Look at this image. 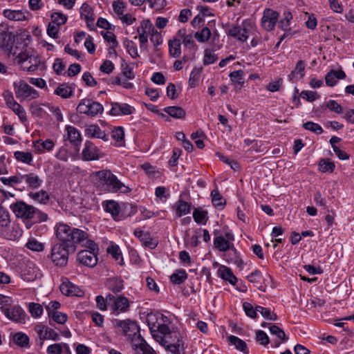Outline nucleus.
Instances as JSON below:
<instances>
[{
  "mask_svg": "<svg viewBox=\"0 0 354 354\" xmlns=\"http://www.w3.org/2000/svg\"><path fill=\"white\" fill-rule=\"evenodd\" d=\"M156 317V315H149V326L151 332H159L160 333L165 335L170 333L169 327L165 324L160 323L158 322H151L153 318Z\"/></svg>",
  "mask_w": 354,
  "mask_h": 354,
  "instance_id": "c756f323",
  "label": "nucleus"
},
{
  "mask_svg": "<svg viewBox=\"0 0 354 354\" xmlns=\"http://www.w3.org/2000/svg\"><path fill=\"white\" fill-rule=\"evenodd\" d=\"M0 180L4 185L13 187L21 183V174H17L8 178L1 177Z\"/></svg>",
  "mask_w": 354,
  "mask_h": 354,
  "instance_id": "13d9d810",
  "label": "nucleus"
},
{
  "mask_svg": "<svg viewBox=\"0 0 354 354\" xmlns=\"http://www.w3.org/2000/svg\"><path fill=\"white\" fill-rule=\"evenodd\" d=\"M256 310L259 312L263 318L268 320L275 321L277 319L276 314L271 312L270 308H264L261 306H257Z\"/></svg>",
  "mask_w": 354,
  "mask_h": 354,
  "instance_id": "e2e57ef3",
  "label": "nucleus"
},
{
  "mask_svg": "<svg viewBox=\"0 0 354 354\" xmlns=\"http://www.w3.org/2000/svg\"><path fill=\"white\" fill-rule=\"evenodd\" d=\"M66 131L67 132V138L75 146L80 145L82 138L79 131L74 127L67 125L66 127Z\"/></svg>",
  "mask_w": 354,
  "mask_h": 354,
  "instance_id": "7c9ffc66",
  "label": "nucleus"
},
{
  "mask_svg": "<svg viewBox=\"0 0 354 354\" xmlns=\"http://www.w3.org/2000/svg\"><path fill=\"white\" fill-rule=\"evenodd\" d=\"M59 289L62 293L66 296L80 297L83 293L78 287L69 281L63 282L60 285Z\"/></svg>",
  "mask_w": 354,
  "mask_h": 354,
  "instance_id": "393cba45",
  "label": "nucleus"
},
{
  "mask_svg": "<svg viewBox=\"0 0 354 354\" xmlns=\"http://www.w3.org/2000/svg\"><path fill=\"white\" fill-rule=\"evenodd\" d=\"M14 157L17 161L30 165H31L33 162L32 154L29 151H17L14 153Z\"/></svg>",
  "mask_w": 354,
  "mask_h": 354,
  "instance_id": "a19ab883",
  "label": "nucleus"
},
{
  "mask_svg": "<svg viewBox=\"0 0 354 354\" xmlns=\"http://www.w3.org/2000/svg\"><path fill=\"white\" fill-rule=\"evenodd\" d=\"M305 67L306 64L303 60H299L297 62L295 69L291 72V73L288 75L289 79L292 80L295 75H299L301 78L304 77L305 75Z\"/></svg>",
  "mask_w": 354,
  "mask_h": 354,
  "instance_id": "6e6d98bb",
  "label": "nucleus"
},
{
  "mask_svg": "<svg viewBox=\"0 0 354 354\" xmlns=\"http://www.w3.org/2000/svg\"><path fill=\"white\" fill-rule=\"evenodd\" d=\"M48 317H51L55 322L59 324H64L68 319L67 315L59 311L54 312L53 313L48 315Z\"/></svg>",
  "mask_w": 354,
  "mask_h": 354,
  "instance_id": "774afa93",
  "label": "nucleus"
},
{
  "mask_svg": "<svg viewBox=\"0 0 354 354\" xmlns=\"http://www.w3.org/2000/svg\"><path fill=\"white\" fill-rule=\"evenodd\" d=\"M66 21L67 17L65 15L59 12H55L51 15V21L50 23L60 26L64 25Z\"/></svg>",
  "mask_w": 354,
  "mask_h": 354,
  "instance_id": "0e129e2a",
  "label": "nucleus"
},
{
  "mask_svg": "<svg viewBox=\"0 0 354 354\" xmlns=\"http://www.w3.org/2000/svg\"><path fill=\"white\" fill-rule=\"evenodd\" d=\"M113 324L115 327L120 329L124 335L131 341L132 348H135L145 341L140 335V327L137 322L130 319L120 320L114 319Z\"/></svg>",
  "mask_w": 354,
  "mask_h": 354,
  "instance_id": "20e7f679",
  "label": "nucleus"
},
{
  "mask_svg": "<svg viewBox=\"0 0 354 354\" xmlns=\"http://www.w3.org/2000/svg\"><path fill=\"white\" fill-rule=\"evenodd\" d=\"M133 349L134 354H157L156 352L147 344L145 340Z\"/></svg>",
  "mask_w": 354,
  "mask_h": 354,
  "instance_id": "09e8293b",
  "label": "nucleus"
},
{
  "mask_svg": "<svg viewBox=\"0 0 354 354\" xmlns=\"http://www.w3.org/2000/svg\"><path fill=\"white\" fill-rule=\"evenodd\" d=\"M13 340L20 347H29V337L24 333L15 334Z\"/></svg>",
  "mask_w": 354,
  "mask_h": 354,
  "instance_id": "3c124183",
  "label": "nucleus"
},
{
  "mask_svg": "<svg viewBox=\"0 0 354 354\" xmlns=\"http://www.w3.org/2000/svg\"><path fill=\"white\" fill-rule=\"evenodd\" d=\"M31 39L32 37L27 30H21L18 35L15 45L19 46V52L21 51V54L26 55L24 60L28 57V46L30 43Z\"/></svg>",
  "mask_w": 354,
  "mask_h": 354,
  "instance_id": "412c9836",
  "label": "nucleus"
},
{
  "mask_svg": "<svg viewBox=\"0 0 354 354\" xmlns=\"http://www.w3.org/2000/svg\"><path fill=\"white\" fill-rule=\"evenodd\" d=\"M217 276L231 285L235 286L238 279L233 274L232 269L227 266L221 265L217 270Z\"/></svg>",
  "mask_w": 354,
  "mask_h": 354,
  "instance_id": "4be33fe9",
  "label": "nucleus"
},
{
  "mask_svg": "<svg viewBox=\"0 0 354 354\" xmlns=\"http://www.w3.org/2000/svg\"><path fill=\"white\" fill-rule=\"evenodd\" d=\"M176 35L184 47L194 53L196 50V46L194 39V35L193 36L191 32H188L185 28L178 30Z\"/></svg>",
  "mask_w": 354,
  "mask_h": 354,
  "instance_id": "dca6fc26",
  "label": "nucleus"
},
{
  "mask_svg": "<svg viewBox=\"0 0 354 354\" xmlns=\"http://www.w3.org/2000/svg\"><path fill=\"white\" fill-rule=\"evenodd\" d=\"M153 32L154 27L149 19H143L140 21V26L137 28L140 47L147 44L149 36Z\"/></svg>",
  "mask_w": 354,
  "mask_h": 354,
  "instance_id": "ddd939ff",
  "label": "nucleus"
},
{
  "mask_svg": "<svg viewBox=\"0 0 354 354\" xmlns=\"http://www.w3.org/2000/svg\"><path fill=\"white\" fill-rule=\"evenodd\" d=\"M28 310L32 317L38 318L43 313V307L38 303L31 302L28 304Z\"/></svg>",
  "mask_w": 354,
  "mask_h": 354,
  "instance_id": "bf43d9fd",
  "label": "nucleus"
},
{
  "mask_svg": "<svg viewBox=\"0 0 354 354\" xmlns=\"http://www.w3.org/2000/svg\"><path fill=\"white\" fill-rule=\"evenodd\" d=\"M81 18L84 19L87 26L93 24L94 17L92 8L87 3H83L80 8Z\"/></svg>",
  "mask_w": 354,
  "mask_h": 354,
  "instance_id": "2f4dec72",
  "label": "nucleus"
},
{
  "mask_svg": "<svg viewBox=\"0 0 354 354\" xmlns=\"http://www.w3.org/2000/svg\"><path fill=\"white\" fill-rule=\"evenodd\" d=\"M244 73L242 70L234 71L230 73L229 77L234 84L235 89H241L244 84Z\"/></svg>",
  "mask_w": 354,
  "mask_h": 354,
  "instance_id": "f704fd0d",
  "label": "nucleus"
},
{
  "mask_svg": "<svg viewBox=\"0 0 354 354\" xmlns=\"http://www.w3.org/2000/svg\"><path fill=\"white\" fill-rule=\"evenodd\" d=\"M86 136L91 138H95L107 140L108 138L106 134L101 128L96 124H91L88 126L85 129Z\"/></svg>",
  "mask_w": 354,
  "mask_h": 354,
  "instance_id": "cd10ccee",
  "label": "nucleus"
},
{
  "mask_svg": "<svg viewBox=\"0 0 354 354\" xmlns=\"http://www.w3.org/2000/svg\"><path fill=\"white\" fill-rule=\"evenodd\" d=\"M346 74L342 70H331L326 75V84L328 86H334L339 80H344Z\"/></svg>",
  "mask_w": 354,
  "mask_h": 354,
  "instance_id": "a878e982",
  "label": "nucleus"
},
{
  "mask_svg": "<svg viewBox=\"0 0 354 354\" xmlns=\"http://www.w3.org/2000/svg\"><path fill=\"white\" fill-rule=\"evenodd\" d=\"M103 207L106 212L111 214L115 220H120V205L114 201H108L103 203Z\"/></svg>",
  "mask_w": 354,
  "mask_h": 354,
  "instance_id": "473e14b6",
  "label": "nucleus"
},
{
  "mask_svg": "<svg viewBox=\"0 0 354 354\" xmlns=\"http://www.w3.org/2000/svg\"><path fill=\"white\" fill-rule=\"evenodd\" d=\"M234 234L231 230L226 232L224 235H218L214 239V246L220 252H227L234 246Z\"/></svg>",
  "mask_w": 354,
  "mask_h": 354,
  "instance_id": "9b49d317",
  "label": "nucleus"
},
{
  "mask_svg": "<svg viewBox=\"0 0 354 354\" xmlns=\"http://www.w3.org/2000/svg\"><path fill=\"white\" fill-rule=\"evenodd\" d=\"M187 279V274L184 270H178L173 273L170 279L175 284H180Z\"/></svg>",
  "mask_w": 354,
  "mask_h": 354,
  "instance_id": "603ef678",
  "label": "nucleus"
},
{
  "mask_svg": "<svg viewBox=\"0 0 354 354\" xmlns=\"http://www.w3.org/2000/svg\"><path fill=\"white\" fill-rule=\"evenodd\" d=\"M201 68H194L189 75V86L192 88L195 87L201 77Z\"/></svg>",
  "mask_w": 354,
  "mask_h": 354,
  "instance_id": "052dcab7",
  "label": "nucleus"
},
{
  "mask_svg": "<svg viewBox=\"0 0 354 354\" xmlns=\"http://www.w3.org/2000/svg\"><path fill=\"white\" fill-rule=\"evenodd\" d=\"M193 218L196 223L205 224L207 220V212L200 208H195L193 212Z\"/></svg>",
  "mask_w": 354,
  "mask_h": 354,
  "instance_id": "de8ad7c7",
  "label": "nucleus"
},
{
  "mask_svg": "<svg viewBox=\"0 0 354 354\" xmlns=\"http://www.w3.org/2000/svg\"><path fill=\"white\" fill-rule=\"evenodd\" d=\"M74 92V88L66 84H62L55 90L54 93L62 98L66 99L71 97Z\"/></svg>",
  "mask_w": 354,
  "mask_h": 354,
  "instance_id": "c9c22d12",
  "label": "nucleus"
},
{
  "mask_svg": "<svg viewBox=\"0 0 354 354\" xmlns=\"http://www.w3.org/2000/svg\"><path fill=\"white\" fill-rule=\"evenodd\" d=\"M10 209L17 218L25 223L28 229L31 227L33 223H41L48 219V215L46 213L24 201L19 200L11 203Z\"/></svg>",
  "mask_w": 354,
  "mask_h": 354,
  "instance_id": "f03ea898",
  "label": "nucleus"
},
{
  "mask_svg": "<svg viewBox=\"0 0 354 354\" xmlns=\"http://www.w3.org/2000/svg\"><path fill=\"white\" fill-rule=\"evenodd\" d=\"M9 109H12V111L19 117V119L21 122L24 123L27 121L26 111L18 102L12 106H10Z\"/></svg>",
  "mask_w": 354,
  "mask_h": 354,
  "instance_id": "5fc2aeb1",
  "label": "nucleus"
},
{
  "mask_svg": "<svg viewBox=\"0 0 354 354\" xmlns=\"http://www.w3.org/2000/svg\"><path fill=\"white\" fill-rule=\"evenodd\" d=\"M227 339L230 343L234 345L237 350L244 353H247L248 352L246 343L241 339L234 335L229 336Z\"/></svg>",
  "mask_w": 354,
  "mask_h": 354,
  "instance_id": "c03bdc74",
  "label": "nucleus"
},
{
  "mask_svg": "<svg viewBox=\"0 0 354 354\" xmlns=\"http://www.w3.org/2000/svg\"><path fill=\"white\" fill-rule=\"evenodd\" d=\"M13 43L14 35L4 25L0 24V48L7 51L13 57H16L17 61L21 63L26 58V55L21 54V51L19 52V46H13Z\"/></svg>",
  "mask_w": 354,
  "mask_h": 354,
  "instance_id": "39448f33",
  "label": "nucleus"
},
{
  "mask_svg": "<svg viewBox=\"0 0 354 354\" xmlns=\"http://www.w3.org/2000/svg\"><path fill=\"white\" fill-rule=\"evenodd\" d=\"M81 156L82 160L85 161L95 160L102 157L100 149L88 140L85 142Z\"/></svg>",
  "mask_w": 354,
  "mask_h": 354,
  "instance_id": "4468645a",
  "label": "nucleus"
},
{
  "mask_svg": "<svg viewBox=\"0 0 354 354\" xmlns=\"http://www.w3.org/2000/svg\"><path fill=\"white\" fill-rule=\"evenodd\" d=\"M29 196L40 203H46L49 200V196L46 191L41 190L37 192H30Z\"/></svg>",
  "mask_w": 354,
  "mask_h": 354,
  "instance_id": "864d4df0",
  "label": "nucleus"
},
{
  "mask_svg": "<svg viewBox=\"0 0 354 354\" xmlns=\"http://www.w3.org/2000/svg\"><path fill=\"white\" fill-rule=\"evenodd\" d=\"M108 308L115 315L127 312L130 308V301L128 298L120 295L115 297L109 294L107 295Z\"/></svg>",
  "mask_w": 354,
  "mask_h": 354,
  "instance_id": "6e6552de",
  "label": "nucleus"
},
{
  "mask_svg": "<svg viewBox=\"0 0 354 354\" xmlns=\"http://www.w3.org/2000/svg\"><path fill=\"white\" fill-rule=\"evenodd\" d=\"M97 254L96 253L81 250L77 254V260L83 266L93 268L97 263Z\"/></svg>",
  "mask_w": 354,
  "mask_h": 354,
  "instance_id": "a211bd4d",
  "label": "nucleus"
},
{
  "mask_svg": "<svg viewBox=\"0 0 354 354\" xmlns=\"http://www.w3.org/2000/svg\"><path fill=\"white\" fill-rule=\"evenodd\" d=\"M211 36L210 30L205 27L203 28L201 31L196 32L194 34V37L198 42L204 43L209 40Z\"/></svg>",
  "mask_w": 354,
  "mask_h": 354,
  "instance_id": "680f3d73",
  "label": "nucleus"
},
{
  "mask_svg": "<svg viewBox=\"0 0 354 354\" xmlns=\"http://www.w3.org/2000/svg\"><path fill=\"white\" fill-rule=\"evenodd\" d=\"M169 52L173 57H178L181 54V42L178 38L177 35L174 36V39L169 41Z\"/></svg>",
  "mask_w": 354,
  "mask_h": 354,
  "instance_id": "72a5a7b5",
  "label": "nucleus"
},
{
  "mask_svg": "<svg viewBox=\"0 0 354 354\" xmlns=\"http://www.w3.org/2000/svg\"><path fill=\"white\" fill-rule=\"evenodd\" d=\"M164 111L176 119H183L186 115L185 111L180 106H167L164 109Z\"/></svg>",
  "mask_w": 354,
  "mask_h": 354,
  "instance_id": "58836bf2",
  "label": "nucleus"
},
{
  "mask_svg": "<svg viewBox=\"0 0 354 354\" xmlns=\"http://www.w3.org/2000/svg\"><path fill=\"white\" fill-rule=\"evenodd\" d=\"M106 251L115 261H118L120 265L124 264L122 253L118 245H111L107 248Z\"/></svg>",
  "mask_w": 354,
  "mask_h": 354,
  "instance_id": "49530a36",
  "label": "nucleus"
},
{
  "mask_svg": "<svg viewBox=\"0 0 354 354\" xmlns=\"http://www.w3.org/2000/svg\"><path fill=\"white\" fill-rule=\"evenodd\" d=\"M104 111L103 106L98 102L89 98H84L80 100L77 106V112L80 114H84L89 117H95Z\"/></svg>",
  "mask_w": 354,
  "mask_h": 354,
  "instance_id": "0eeeda50",
  "label": "nucleus"
},
{
  "mask_svg": "<svg viewBox=\"0 0 354 354\" xmlns=\"http://www.w3.org/2000/svg\"><path fill=\"white\" fill-rule=\"evenodd\" d=\"M108 286L113 292H119L124 288L123 280L119 278L111 279L108 282Z\"/></svg>",
  "mask_w": 354,
  "mask_h": 354,
  "instance_id": "4d7b16f0",
  "label": "nucleus"
},
{
  "mask_svg": "<svg viewBox=\"0 0 354 354\" xmlns=\"http://www.w3.org/2000/svg\"><path fill=\"white\" fill-rule=\"evenodd\" d=\"M1 306L0 310L8 319L17 323H25L26 314L21 306Z\"/></svg>",
  "mask_w": 354,
  "mask_h": 354,
  "instance_id": "9d476101",
  "label": "nucleus"
},
{
  "mask_svg": "<svg viewBox=\"0 0 354 354\" xmlns=\"http://www.w3.org/2000/svg\"><path fill=\"white\" fill-rule=\"evenodd\" d=\"M25 181L28 187L36 189L42 184V180L35 173L21 174V183Z\"/></svg>",
  "mask_w": 354,
  "mask_h": 354,
  "instance_id": "5701e85b",
  "label": "nucleus"
},
{
  "mask_svg": "<svg viewBox=\"0 0 354 354\" xmlns=\"http://www.w3.org/2000/svg\"><path fill=\"white\" fill-rule=\"evenodd\" d=\"M110 114L114 116L128 115L135 111L134 107L127 103L111 102Z\"/></svg>",
  "mask_w": 354,
  "mask_h": 354,
  "instance_id": "6ab92c4d",
  "label": "nucleus"
},
{
  "mask_svg": "<svg viewBox=\"0 0 354 354\" xmlns=\"http://www.w3.org/2000/svg\"><path fill=\"white\" fill-rule=\"evenodd\" d=\"M26 247L34 252H42L44 251L45 246L41 242H39L37 239L34 237H30L26 243Z\"/></svg>",
  "mask_w": 354,
  "mask_h": 354,
  "instance_id": "a18cd8bd",
  "label": "nucleus"
},
{
  "mask_svg": "<svg viewBox=\"0 0 354 354\" xmlns=\"http://www.w3.org/2000/svg\"><path fill=\"white\" fill-rule=\"evenodd\" d=\"M172 337L177 338V341L174 344L167 346V350L172 354H185V345L182 339L179 338V333L174 332Z\"/></svg>",
  "mask_w": 354,
  "mask_h": 354,
  "instance_id": "c85d7f7f",
  "label": "nucleus"
},
{
  "mask_svg": "<svg viewBox=\"0 0 354 354\" xmlns=\"http://www.w3.org/2000/svg\"><path fill=\"white\" fill-rule=\"evenodd\" d=\"M303 127L308 131H310L316 134H322L324 131L322 127L317 123L308 121L303 124Z\"/></svg>",
  "mask_w": 354,
  "mask_h": 354,
  "instance_id": "338daca9",
  "label": "nucleus"
},
{
  "mask_svg": "<svg viewBox=\"0 0 354 354\" xmlns=\"http://www.w3.org/2000/svg\"><path fill=\"white\" fill-rule=\"evenodd\" d=\"M10 223V220L8 212L0 205V233H4L9 227Z\"/></svg>",
  "mask_w": 354,
  "mask_h": 354,
  "instance_id": "e433bc0d",
  "label": "nucleus"
},
{
  "mask_svg": "<svg viewBox=\"0 0 354 354\" xmlns=\"http://www.w3.org/2000/svg\"><path fill=\"white\" fill-rule=\"evenodd\" d=\"M252 27L253 23L250 19H244L241 25L237 23L232 26L227 30V35L239 41L244 42L248 39L249 32Z\"/></svg>",
  "mask_w": 354,
  "mask_h": 354,
  "instance_id": "1a4fd4ad",
  "label": "nucleus"
},
{
  "mask_svg": "<svg viewBox=\"0 0 354 354\" xmlns=\"http://www.w3.org/2000/svg\"><path fill=\"white\" fill-rule=\"evenodd\" d=\"M279 18V13L271 9L266 8L263 12L261 26L263 30L269 32L274 29Z\"/></svg>",
  "mask_w": 354,
  "mask_h": 354,
  "instance_id": "f8f14e48",
  "label": "nucleus"
},
{
  "mask_svg": "<svg viewBox=\"0 0 354 354\" xmlns=\"http://www.w3.org/2000/svg\"><path fill=\"white\" fill-rule=\"evenodd\" d=\"M13 88L16 97L21 102L34 100L39 97V92L24 80L14 82Z\"/></svg>",
  "mask_w": 354,
  "mask_h": 354,
  "instance_id": "423d86ee",
  "label": "nucleus"
},
{
  "mask_svg": "<svg viewBox=\"0 0 354 354\" xmlns=\"http://www.w3.org/2000/svg\"><path fill=\"white\" fill-rule=\"evenodd\" d=\"M176 214L178 217H181L183 215L187 214L191 211V205L187 202L182 200H178L175 205Z\"/></svg>",
  "mask_w": 354,
  "mask_h": 354,
  "instance_id": "ea45409f",
  "label": "nucleus"
},
{
  "mask_svg": "<svg viewBox=\"0 0 354 354\" xmlns=\"http://www.w3.org/2000/svg\"><path fill=\"white\" fill-rule=\"evenodd\" d=\"M319 170L322 172H333L335 168V163L327 158H322L319 162Z\"/></svg>",
  "mask_w": 354,
  "mask_h": 354,
  "instance_id": "8fccbe9b",
  "label": "nucleus"
},
{
  "mask_svg": "<svg viewBox=\"0 0 354 354\" xmlns=\"http://www.w3.org/2000/svg\"><path fill=\"white\" fill-rule=\"evenodd\" d=\"M28 12L21 10H15L11 9H5L3 11V15L10 21H23L27 20Z\"/></svg>",
  "mask_w": 354,
  "mask_h": 354,
  "instance_id": "b1692460",
  "label": "nucleus"
},
{
  "mask_svg": "<svg viewBox=\"0 0 354 354\" xmlns=\"http://www.w3.org/2000/svg\"><path fill=\"white\" fill-rule=\"evenodd\" d=\"M55 143L50 139H46V140H38L34 143L35 148L40 152L44 151H50L54 148Z\"/></svg>",
  "mask_w": 354,
  "mask_h": 354,
  "instance_id": "4c0bfd02",
  "label": "nucleus"
},
{
  "mask_svg": "<svg viewBox=\"0 0 354 354\" xmlns=\"http://www.w3.org/2000/svg\"><path fill=\"white\" fill-rule=\"evenodd\" d=\"M38 269L35 266V263L31 261H28L23 267H21L19 274L21 278L26 281H34L37 276Z\"/></svg>",
  "mask_w": 354,
  "mask_h": 354,
  "instance_id": "aec40b11",
  "label": "nucleus"
},
{
  "mask_svg": "<svg viewBox=\"0 0 354 354\" xmlns=\"http://www.w3.org/2000/svg\"><path fill=\"white\" fill-rule=\"evenodd\" d=\"M225 254V260L228 263H234L239 268H242L243 261L241 257L240 253L234 248V245L227 250Z\"/></svg>",
  "mask_w": 354,
  "mask_h": 354,
  "instance_id": "bb28decb",
  "label": "nucleus"
},
{
  "mask_svg": "<svg viewBox=\"0 0 354 354\" xmlns=\"http://www.w3.org/2000/svg\"><path fill=\"white\" fill-rule=\"evenodd\" d=\"M212 202L217 209H222L225 205V200L223 198L218 189H214L211 192Z\"/></svg>",
  "mask_w": 354,
  "mask_h": 354,
  "instance_id": "37998d69",
  "label": "nucleus"
},
{
  "mask_svg": "<svg viewBox=\"0 0 354 354\" xmlns=\"http://www.w3.org/2000/svg\"><path fill=\"white\" fill-rule=\"evenodd\" d=\"M35 330L40 339V345L42 346L45 339L59 340V337L57 333L53 328L43 324H37L35 327Z\"/></svg>",
  "mask_w": 354,
  "mask_h": 354,
  "instance_id": "2eb2a0df",
  "label": "nucleus"
},
{
  "mask_svg": "<svg viewBox=\"0 0 354 354\" xmlns=\"http://www.w3.org/2000/svg\"><path fill=\"white\" fill-rule=\"evenodd\" d=\"M95 184L104 191L111 193L127 194L131 189L122 183L118 177L109 169H102L93 173Z\"/></svg>",
  "mask_w": 354,
  "mask_h": 354,
  "instance_id": "7ed1b4c3",
  "label": "nucleus"
},
{
  "mask_svg": "<svg viewBox=\"0 0 354 354\" xmlns=\"http://www.w3.org/2000/svg\"><path fill=\"white\" fill-rule=\"evenodd\" d=\"M14 61L16 64L21 66L24 71H27L30 72H33L37 70L39 65L40 64V59L38 56H33L30 55L29 51L28 50V57L22 61L21 63H19L16 57H14Z\"/></svg>",
  "mask_w": 354,
  "mask_h": 354,
  "instance_id": "f3484780",
  "label": "nucleus"
},
{
  "mask_svg": "<svg viewBox=\"0 0 354 354\" xmlns=\"http://www.w3.org/2000/svg\"><path fill=\"white\" fill-rule=\"evenodd\" d=\"M48 354H62L64 351L70 353V348L66 344H53L47 348Z\"/></svg>",
  "mask_w": 354,
  "mask_h": 354,
  "instance_id": "79ce46f5",
  "label": "nucleus"
},
{
  "mask_svg": "<svg viewBox=\"0 0 354 354\" xmlns=\"http://www.w3.org/2000/svg\"><path fill=\"white\" fill-rule=\"evenodd\" d=\"M127 6V3L121 0L114 1L112 3L113 11L118 17L124 14Z\"/></svg>",
  "mask_w": 354,
  "mask_h": 354,
  "instance_id": "69168bd1",
  "label": "nucleus"
},
{
  "mask_svg": "<svg viewBox=\"0 0 354 354\" xmlns=\"http://www.w3.org/2000/svg\"><path fill=\"white\" fill-rule=\"evenodd\" d=\"M55 234L59 242L52 245L48 258L56 266L64 267L68 263L70 251L74 252L76 244L82 243L88 234L86 231L64 223L56 224Z\"/></svg>",
  "mask_w": 354,
  "mask_h": 354,
  "instance_id": "f257e3e1",
  "label": "nucleus"
}]
</instances>
